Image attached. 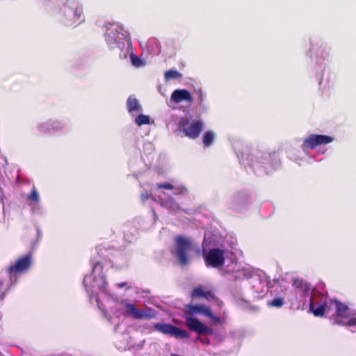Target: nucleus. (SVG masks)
<instances>
[{"label": "nucleus", "mask_w": 356, "mask_h": 356, "mask_svg": "<svg viewBox=\"0 0 356 356\" xmlns=\"http://www.w3.org/2000/svg\"><path fill=\"white\" fill-rule=\"evenodd\" d=\"M198 314L209 317L215 323L220 324L222 323L220 318L213 314L209 307L203 304H188L184 306V309L186 326L191 331L195 332L199 335H212L213 334V330L194 317L195 315Z\"/></svg>", "instance_id": "1"}, {"label": "nucleus", "mask_w": 356, "mask_h": 356, "mask_svg": "<svg viewBox=\"0 0 356 356\" xmlns=\"http://www.w3.org/2000/svg\"><path fill=\"white\" fill-rule=\"evenodd\" d=\"M175 249L171 252L181 266H186L190 261V252L194 249L193 242L188 238L179 235L174 238Z\"/></svg>", "instance_id": "2"}, {"label": "nucleus", "mask_w": 356, "mask_h": 356, "mask_svg": "<svg viewBox=\"0 0 356 356\" xmlns=\"http://www.w3.org/2000/svg\"><path fill=\"white\" fill-rule=\"evenodd\" d=\"M225 250L218 248L210 249L208 252L203 251V257L207 267L219 268L224 266L225 262Z\"/></svg>", "instance_id": "3"}, {"label": "nucleus", "mask_w": 356, "mask_h": 356, "mask_svg": "<svg viewBox=\"0 0 356 356\" xmlns=\"http://www.w3.org/2000/svg\"><path fill=\"white\" fill-rule=\"evenodd\" d=\"M33 262V255L31 252L18 258L13 264L10 265L7 273L10 277L22 274L28 271Z\"/></svg>", "instance_id": "4"}, {"label": "nucleus", "mask_w": 356, "mask_h": 356, "mask_svg": "<svg viewBox=\"0 0 356 356\" xmlns=\"http://www.w3.org/2000/svg\"><path fill=\"white\" fill-rule=\"evenodd\" d=\"M179 127L186 136L191 139H195L202 131L203 123L200 120L190 121L188 119L182 118L179 122Z\"/></svg>", "instance_id": "5"}, {"label": "nucleus", "mask_w": 356, "mask_h": 356, "mask_svg": "<svg viewBox=\"0 0 356 356\" xmlns=\"http://www.w3.org/2000/svg\"><path fill=\"white\" fill-rule=\"evenodd\" d=\"M153 327L156 331L170 337L180 339H187L189 337L187 331L171 324L157 323L153 325Z\"/></svg>", "instance_id": "6"}, {"label": "nucleus", "mask_w": 356, "mask_h": 356, "mask_svg": "<svg viewBox=\"0 0 356 356\" xmlns=\"http://www.w3.org/2000/svg\"><path fill=\"white\" fill-rule=\"evenodd\" d=\"M334 138L327 135L311 134L303 140L302 148L313 149L317 146L332 143Z\"/></svg>", "instance_id": "7"}, {"label": "nucleus", "mask_w": 356, "mask_h": 356, "mask_svg": "<svg viewBox=\"0 0 356 356\" xmlns=\"http://www.w3.org/2000/svg\"><path fill=\"white\" fill-rule=\"evenodd\" d=\"M121 304L124 305V314L126 316H129L134 319H150L152 317L151 314L136 308L134 304L128 303L125 301H122Z\"/></svg>", "instance_id": "8"}, {"label": "nucleus", "mask_w": 356, "mask_h": 356, "mask_svg": "<svg viewBox=\"0 0 356 356\" xmlns=\"http://www.w3.org/2000/svg\"><path fill=\"white\" fill-rule=\"evenodd\" d=\"M331 304L333 305L335 307V313L334 314V323L337 324L339 325H343L344 323L339 319V318H346L347 312L349 309L348 307L344 304L341 302L339 300H331Z\"/></svg>", "instance_id": "9"}, {"label": "nucleus", "mask_w": 356, "mask_h": 356, "mask_svg": "<svg viewBox=\"0 0 356 356\" xmlns=\"http://www.w3.org/2000/svg\"><path fill=\"white\" fill-rule=\"evenodd\" d=\"M170 100L176 104H179L182 102H186L187 103L191 104L193 99L191 92L188 90L177 89L172 92Z\"/></svg>", "instance_id": "10"}, {"label": "nucleus", "mask_w": 356, "mask_h": 356, "mask_svg": "<svg viewBox=\"0 0 356 356\" xmlns=\"http://www.w3.org/2000/svg\"><path fill=\"white\" fill-rule=\"evenodd\" d=\"M70 3L74 6V8H70V12L74 15V22L77 24L81 23L84 20L82 7L78 3L70 1H67V5L70 6Z\"/></svg>", "instance_id": "11"}, {"label": "nucleus", "mask_w": 356, "mask_h": 356, "mask_svg": "<svg viewBox=\"0 0 356 356\" xmlns=\"http://www.w3.org/2000/svg\"><path fill=\"white\" fill-rule=\"evenodd\" d=\"M293 286L300 296H305L308 294L309 287L308 284L302 279H295L293 282Z\"/></svg>", "instance_id": "12"}, {"label": "nucleus", "mask_w": 356, "mask_h": 356, "mask_svg": "<svg viewBox=\"0 0 356 356\" xmlns=\"http://www.w3.org/2000/svg\"><path fill=\"white\" fill-rule=\"evenodd\" d=\"M63 124L58 120H49L48 122L40 126V130L42 132H48L51 131H57L62 129Z\"/></svg>", "instance_id": "13"}, {"label": "nucleus", "mask_w": 356, "mask_h": 356, "mask_svg": "<svg viewBox=\"0 0 356 356\" xmlns=\"http://www.w3.org/2000/svg\"><path fill=\"white\" fill-rule=\"evenodd\" d=\"M309 309L315 316H323L326 312L327 309H330L325 304H321L315 307L314 301L312 300L309 302Z\"/></svg>", "instance_id": "14"}, {"label": "nucleus", "mask_w": 356, "mask_h": 356, "mask_svg": "<svg viewBox=\"0 0 356 356\" xmlns=\"http://www.w3.org/2000/svg\"><path fill=\"white\" fill-rule=\"evenodd\" d=\"M127 106L129 113H132L134 111L138 112L142 110L141 106L136 98L129 97L127 102Z\"/></svg>", "instance_id": "15"}, {"label": "nucleus", "mask_w": 356, "mask_h": 356, "mask_svg": "<svg viewBox=\"0 0 356 356\" xmlns=\"http://www.w3.org/2000/svg\"><path fill=\"white\" fill-rule=\"evenodd\" d=\"M182 74L176 70H169L165 72L164 79L165 81H168L171 79H181Z\"/></svg>", "instance_id": "16"}, {"label": "nucleus", "mask_w": 356, "mask_h": 356, "mask_svg": "<svg viewBox=\"0 0 356 356\" xmlns=\"http://www.w3.org/2000/svg\"><path fill=\"white\" fill-rule=\"evenodd\" d=\"M215 134L212 131H207L204 133L202 138L205 147H209L214 141Z\"/></svg>", "instance_id": "17"}, {"label": "nucleus", "mask_w": 356, "mask_h": 356, "mask_svg": "<svg viewBox=\"0 0 356 356\" xmlns=\"http://www.w3.org/2000/svg\"><path fill=\"white\" fill-rule=\"evenodd\" d=\"M27 199L31 202L38 204L40 195L35 186H33L31 193L28 195Z\"/></svg>", "instance_id": "18"}, {"label": "nucleus", "mask_w": 356, "mask_h": 356, "mask_svg": "<svg viewBox=\"0 0 356 356\" xmlns=\"http://www.w3.org/2000/svg\"><path fill=\"white\" fill-rule=\"evenodd\" d=\"M135 122L139 127L143 124H149L150 123V118L148 115L140 114L136 118Z\"/></svg>", "instance_id": "19"}, {"label": "nucleus", "mask_w": 356, "mask_h": 356, "mask_svg": "<svg viewBox=\"0 0 356 356\" xmlns=\"http://www.w3.org/2000/svg\"><path fill=\"white\" fill-rule=\"evenodd\" d=\"M284 305V299L281 297H277L268 302V305L270 307H275L280 308Z\"/></svg>", "instance_id": "20"}, {"label": "nucleus", "mask_w": 356, "mask_h": 356, "mask_svg": "<svg viewBox=\"0 0 356 356\" xmlns=\"http://www.w3.org/2000/svg\"><path fill=\"white\" fill-rule=\"evenodd\" d=\"M204 291L205 290L202 286H197L193 290L191 296L193 298H202L203 295H204Z\"/></svg>", "instance_id": "21"}, {"label": "nucleus", "mask_w": 356, "mask_h": 356, "mask_svg": "<svg viewBox=\"0 0 356 356\" xmlns=\"http://www.w3.org/2000/svg\"><path fill=\"white\" fill-rule=\"evenodd\" d=\"M174 195H184L187 193V188L185 186H179L177 188H174Z\"/></svg>", "instance_id": "22"}, {"label": "nucleus", "mask_w": 356, "mask_h": 356, "mask_svg": "<svg viewBox=\"0 0 356 356\" xmlns=\"http://www.w3.org/2000/svg\"><path fill=\"white\" fill-rule=\"evenodd\" d=\"M156 187L158 188H163L168 190L174 189L173 185L170 183H158L156 184Z\"/></svg>", "instance_id": "23"}, {"label": "nucleus", "mask_w": 356, "mask_h": 356, "mask_svg": "<svg viewBox=\"0 0 356 356\" xmlns=\"http://www.w3.org/2000/svg\"><path fill=\"white\" fill-rule=\"evenodd\" d=\"M204 294V295H203L202 298H204L207 300H211L216 298L213 293L210 290L205 291Z\"/></svg>", "instance_id": "24"}, {"label": "nucleus", "mask_w": 356, "mask_h": 356, "mask_svg": "<svg viewBox=\"0 0 356 356\" xmlns=\"http://www.w3.org/2000/svg\"><path fill=\"white\" fill-rule=\"evenodd\" d=\"M152 197V195L147 192H144L141 193L140 198L143 202H145L148 199Z\"/></svg>", "instance_id": "25"}, {"label": "nucleus", "mask_w": 356, "mask_h": 356, "mask_svg": "<svg viewBox=\"0 0 356 356\" xmlns=\"http://www.w3.org/2000/svg\"><path fill=\"white\" fill-rule=\"evenodd\" d=\"M343 325H346V326L356 325V317H353V318H350L346 323H344Z\"/></svg>", "instance_id": "26"}, {"label": "nucleus", "mask_w": 356, "mask_h": 356, "mask_svg": "<svg viewBox=\"0 0 356 356\" xmlns=\"http://www.w3.org/2000/svg\"><path fill=\"white\" fill-rule=\"evenodd\" d=\"M117 285L119 289H122L123 287L127 286L128 285V283L126 282H123L118 283Z\"/></svg>", "instance_id": "27"}, {"label": "nucleus", "mask_w": 356, "mask_h": 356, "mask_svg": "<svg viewBox=\"0 0 356 356\" xmlns=\"http://www.w3.org/2000/svg\"><path fill=\"white\" fill-rule=\"evenodd\" d=\"M131 58L132 63L134 65H136V61L138 60V58L134 54H131Z\"/></svg>", "instance_id": "28"}, {"label": "nucleus", "mask_w": 356, "mask_h": 356, "mask_svg": "<svg viewBox=\"0 0 356 356\" xmlns=\"http://www.w3.org/2000/svg\"><path fill=\"white\" fill-rule=\"evenodd\" d=\"M199 95H200V97H199L198 101H199V103L201 104L203 101L202 92L201 90H199Z\"/></svg>", "instance_id": "29"}, {"label": "nucleus", "mask_w": 356, "mask_h": 356, "mask_svg": "<svg viewBox=\"0 0 356 356\" xmlns=\"http://www.w3.org/2000/svg\"><path fill=\"white\" fill-rule=\"evenodd\" d=\"M8 290H6V291L3 292L1 294H0V301H3L6 295V293H7Z\"/></svg>", "instance_id": "30"}, {"label": "nucleus", "mask_w": 356, "mask_h": 356, "mask_svg": "<svg viewBox=\"0 0 356 356\" xmlns=\"http://www.w3.org/2000/svg\"><path fill=\"white\" fill-rule=\"evenodd\" d=\"M197 340H200L201 342H202V343H204L205 344H209L210 343V341L208 339L206 341H203V340L200 337H198L197 338Z\"/></svg>", "instance_id": "31"}, {"label": "nucleus", "mask_w": 356, "mask_h": 356, "mask_svg": "<svg viewBox=\"0 0 356 356\" xmlns=\"http://www.w3.org/2000/svg\"><path fill=\"white\" fill-rule=\"evenodd\" d=\"M98 265H99V262H97V263H95V264H94V266H93V269H92V270H93V271L95 270V268Z\"/></svg>", "instance_id": "32"}, {"label": "nucleus", "mask_w": 356, "mask_h": 356, "mask_svg": "<svg viewBox=\"0 0 356 356\" xmlns=\"http://www.w3.org/2000/svg\"><path fill=\"white\" fill-rule=\"evenodd\" d=\"M1 285H2V283H1V282H0V286H1Z\"/></svg>", "instance_id": "33"}]
</instances>
